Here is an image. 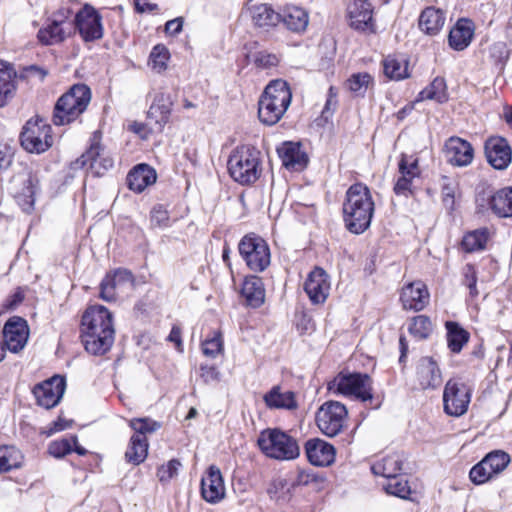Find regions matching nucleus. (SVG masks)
Returning <instances> with one entry per match:
<instances>
[{"label":"nucleus","mask_w":512,"mask_h":512,"mask_svg":"<svg viewBox=\"0 0 512 512\" xmlns=\"http://www.w3.org/2000/svg\"><path fill=\"white\" fill-rule=\"evenodd\" d=\"M114 337L111 312L101 305L88 307L81 320V338L85 350L92 355H104L112 347Z\"/></svg>","instance_id":"1"},{"label":"nucleus","mask_w":512,"mask_h":512,"mask_svg":"<svg viewBox=\"0 0 512 512\" xmlns=\"http://www.w3.org/2000/svg\"><path fill=\"white\" fill-rule=\"evenodd\" d=\"M374 214V201L369 188L363 183H355L346 192L343 203V216L346 228L354 234L365 232Z\"/></svg>","instance_id":"2"},{"label":"nucleus","mask_w":512,"mask_h":512,"mask_svg":"<svg viewBox=\"0 0 512 512\" xmlns=\"http://www.w3.org/2000/svg\"><path fill=\"white\" fill-rule=\"evenodd\" d=\"M292 93L286 81H271L258 103L259 120L266 125L276 124L291 103Z\"/></svg>","instance_id":"3"},{"label":"nucleus","mask_w":512,"mask_h":512,"mask_svg":"<svg viewBox=\"0 0 512 512\" xmlns=\"http://www.w3.org/2000/svg\"><path fill=\"white\" fill-rule=\"evenodd\" d=\"M227 167L234 181L241 185L252 184L262 172L261 152L253 146L241 145L230 154Z\"/></svg>","instance_id":"4"},{"label":"nucleus","mask_w":512,"mask_h":512,"mask_svg":"<svg viewBox=\"0 0 512 512\" xmlns=\"http://www.w3.org/2000/svg\"><path fill=\"white\" fill-rule=\"evenodd\" d=\"M91 101L90 88L85 84H75L56 102L52 121L56 126L70 124L77 120Z\"/></svg>","instance_id":"5"},{"label":"nucleus","mask_w":512,"mask_h":512,"mask_svg":"<svg viewBox=\"0 0 512 512\" xmlns=\"http://www.w3.org/2000/svg\"><path fill=\"white\" fill-rule=\"evenodd\" d=\"M261 451L277 460H293L300 455L297 441L279 429L263 430L257 440Z\"/></svg>","instance_id":"6"},{"label":"nucleus","mask_w":512,"mask_h":512,"mask_svg":"<svg viewBox=\"0 0 512 512\" xmlns=\"http://www.w3.org/2000/svg\"><path fill=\"white\" fill-rule=\"evenodd\" d=\"M373 381L366 373H339L328 384V390L347 397L360 400L361 402H373L372 393Z\"/></svg>","instance_id":"7"},{"label":"nucleus","mask_w":512,"mask_h":512,"mask_svg":"<svg viewBox=\"0 0 512 512\" xmlns=\"http://www.w3.org/2000/svg\"><path fill=\"white\" fill-rule=\"evenodd\" d=\"M240 256L253 272H263L271 262L267 242L256 234L245 235L238 244Z\"/></svg>","instance_id":"8"},{"label":"nucleus","mask_w":512,"mask_h":512,"mask_svg":"<svg viewBox=\"0 0 512 512\" xmlns=\"http://www.w3.org/2000/svg\"><path fill=\"white\" fill-rule=\"evenodd\" d=\"M20 142L26 151L41 154L53 145L52 128L42 119H29L20 134Z\"/></svg>","instance_id":"9"},{"label":"nucleus","mask_w":512,"mask_h":512,"mask_svg":"<svg viewBox=\"0 0 512 512\" xmlns=\"http://www.w3.org/2000/svg\"><path fill=\"white\" fill-rule=\"evenodd\" d=\"M348 411L338 401L324 402L316 412V424L319 430L328 437L337 436L343 429Z\"/></svg>","instance_id":"10"},{"label":"nucleus","mask_w":512,"mask_h":512,"mask_svg":"<svg viewBox=\"0 0 512 512\" xmlns=\"http://www.w3.org/2000/svg\"><path fill=\"white\" fill-rule=\"evenodd\" d=\"M113 165L114 159L110 152L98 141H94L85 153L71 163V169L79 170L88 166L93 175L102 176Z\"/></svg>","instance_id":"11"},{"label":"nucleus","mask_w":512,"mask_h":512,"mask_svg":"<svg viewBox=\"0 0 512 512\" xmlns=\"http://www.w3.org/2000/svg\"><path fill=\"white\" fill-rule=\"evenodd\" d=\"M471 400V390L464 383L449 380L443 392L444 411L459 417L466 413Z\"/></svg>","instance_id":"12"},{"label":"nucleus","mask_w":512,"mask_h":512,"mask_svg":"<svg viewBox=\"0 0 512 512\" xmlns=\"http://www.w3.org/2000/svg\"><path fill=\"white\" fill-rule=\"evenodd\" d=\"M100 14L91 6L85 5L75 15V26L85 42L102 38L103 27Z\"/></svg>","instance_id":"13"},{"label":"nucleus","mask_w":512,"mask_h":512,"mask_svg":"<svg viewBox=\"0 0 512 512\" xmlns=\"http://www.w3.org/2000/svg\"><path fill=\"white\" fill-rule=\"evenodd\" d=\"M65 379L61 376H53L33 388V394L38 405L50 409L61 400L65 391Z\"/></svg>","instance_id":"14"},{"label":"nucleus","mask_w":512,"mask_h":512,"mask_svg":"<svg viewBox=\"0 0 512 512\" xmlns=\"http://www.w3.org/2000/svg\"><path fill=\"white\" fill-rule=\"evenodd\" d=\"M134 276L127 269H117L112 275H106L100 284V297L105 301L116 299L118 291L132 289Z\"/></svg>","instance_id":"15"},{"label":"nucleus","mask_w":512,"mask_h":512,"mask_svg":"<svg viewBox=\"0 0 512 512\" xmlns=\"http://www.w3.org/2000/svg\"><path fill=\"white\" fill-rule=\"evenodd\" d=\"M304 291L312 304H323L330 291V280L326 271L320 267H315L308 274L304 283Z\"/></svg>","instance_id":"16"},{"label":"nucleus","mask_w":512,"mask_h":512,"mask_svg":"<svg viewBox=\"0 0 512 512\" xmlns=\"http://www.w3.org/2000/svg\"><path fill=\"white\" fill-rule=\"evenodd\" d=\"M28 326L21 318H12L4 326L2 343L9 351L17 353L28 340Z\"/></svg>","instance_id":"17"},{"label":"nucleus","mask_w":512,"mask_h":512,"mask_svg":"<svg viewBox=\"0 0 512 512\" xmlns=\"http://www.w3.org/2000/svg\"><path fill=\"white\" fill-rule=\"evenodd\" d=\"M445 155L451 165L464 167L473 161L474 149L468 141L452 136L445 142Z\"/></svg>","instance_id":"18"},{"label":"nucleus","mask_w":512,"mask_h":512,"mask_svg":"<svg viewBox=\"0 0 512 512\" xmlns=\"http://www.w3.org/2000/svg\"><path fill=\"white\" fill-rule=\"evenodd\" d=\"M304 451L308 461L314 466H329L335 460L334 446L320 438L308 439L304 444Z\"/></svg>","instance_id":"19"},{"label":"nucleus","mask_w":512,"mask_h":512,"mask_svg":"<svg viewBox=\"0 0 512 512\" xmlns=\"http://www.w3.org/2000/svg\"><path fill=\"white\" fill-rule=\"evenodd\" d=\"M485 155L487 161L495 169L507 168L512 159V151L506 139L502 137H490L485 142Z\"/></svg>","instance_id":"20"},{"label":"nucleus","mask_w":512,"mask_h":512,"mask_svg":"<svg viewBox=\"0 0 512 512\" xmlns=\"http://www.w3.org/2000/svg\"><path fill=\"white\" fill-rule=\"evenodd\" d=\"M429 292L422 281L408 283L402 288L400 300L406 310L421 311L429 303Z\"/></svg>","instance_id":"21"},{"label":"nucleus","mask_w":512,"mask_h":512,"mask_svg":"<svg viewBox=\"0 0 512 512\" xmlns=\"http://www.w3.org/2000/svg\"><path fill=\"white\" fill-rule=\"evenodd\" d=\"M277 153L283 166L288 170L300 172L308 165V155L300 143L284 142L277 148Z\"/></svg>","instance_id":"22"},{"label":"nucleus","mask_w":512,"mask_h":512,"mask_svg":"<svg viewBox=\"0 0 512 512\" xmlns=\"http://www.w3.org/2000/svg\"><path fill=\"white\" fill-rule=\"evenodd\" d=\"M201 495L209 503H217L225 495V486L219 468L210 466L201 480Z\"/></svg>","instance_id":"23"},{"label":"nucleus","mask_w":512,"mask_h":512,"mask_svg":"<svg viewBox=\"0 0 512 512\" xmlns=\"http://www.w3.org/2000/svg\"><path fill=\"white\" fill-rule=\"evenodd\" d=\"M416 378L421 389H436L442 384L441 371L437 363L430 357L419 360Z\"/></svg>","instance_id":"24"},{"label":"nucleus","mask_w":512,"mask_h":512,"mask_svg":"<svg viewBox=\"0 0 512 512\" xmlns=\"http://www.w3.org/2000/svg\"><path fill=\"white\" fill-rule=\"evenodd\" d=\"M476 201L481 207H484V202L487 201L491 210L499 217H512V187L501 189L487 197L485 194L479 195Z\"/></svg>","instance_id":"25"},{"label":"nucleus","mask_w":512,"mask_h":512,"mask_svg":"<svg viewBox=\"0 0 512 512\" xmlns=\"http://www.w3.org/2000/svg\"><path fill=\"white\" fill-rule=\"evenodd\" d=\"M347 12L352 28L365 31L372 27L373 6L368 0H354L348 5Z\"/></svg>","instance_id":"26"},{"label":"nucleus","mask_w":512,"mask_h":512,"mask_svg":"<svg viewBox=\"0 0 512 512\" xmlns=\"http://www.w3.org/2000/svg\"><path fill=\"white\" fill-rule=\"evenodd\" d=\"M474 36V24L471 20L461 18L449 33V45L457 51H462L469 46Z\"/></svg>","instance_id":"27"},{"label":"nucleus","mask_w":512,"mask_h":512,"mask_svg":"<svg viewBox=\"0 0 512 512\" xmlns=\"http://www.w3.org/2000/svg\"><path fill=\"white\" fill-rule=\"evenodd\" d=\"M126 180L130 190L141 193L155 183L156 172L147 164H138L128 173Z\"/></svg>","instance_id":"28"},{"label":"nucleus","mask_w":512,"mask_h":512,"mask_svg":"<svg viewBox=\"0 0 512 512\" xmlns=\"http://www.w3.org/2000/svg\"><path fill=\"white\" fill-rule=\"evenodd\" d=\"M445 13L433 6L425 8L419 16V29L430 36L437 35L445 24Z\"/></svg>","instance_id":"29"},{"label":"nucleus","mask_w":512,"mask_h":512,"mask_svg":"<svg viewBox=\"0 0 512 512\" xmlns=\"http://www.w3.org/2000/svg\"><path fill=\"white\" fill-rule=\"evenodd\" d=\"M241 294L247 306L252 308L260 307L265 300V288L262 279L254 275L246 277L242 285Z\"/></svg>","instance_id":"30"},{"label":"nucleus","mask_w":512,"mask_h":512,"mask_svg":"<svg viewBox=\"0 0 512 512\" xmlns=\"http://www.w3.org/2000/svg\"><path fill=\"white\" fill-rule=\"evenodd\" d=\"M263 400L270 409H287L293 410L297 408V402L294 392L290 390L283 391L280 386H273L268 391Z\"/></svg>","instance_id":"31"},{"label":"nucleus","mask_w":512,"mask_h":512,"mask_svg":"<svg viewBox=\"0 0 512 512\" xmlns=\"http://www.w3.org/2000/svg\"><path fill=\"white\" fill-rule=\"evenodd\" d=\"M172 102L169 95L159 93L155 96L153 103L148 110V118L153 120L161 130L168 122L171 113Z\"/></svg>","instance_id":"32"},{"label":"nucleus","mask_w":512,"mask_h":512,"mask_svg":"<svg viewBox=\"0 0 512 512\" xmlns=\"http://www.w3.org/2000/svg\"><path fill=\"white\" fill-rule=\"evenodd\" d=\"M293 32H302L306 29L309 21L308 13L297 6H287L280 13V22Z\"/></svg>","instance_id":"33"},{"label":"nucleus","mask_w":512,"mask_h":512,"mask_svg":"<svg viewBox=\"0 0 512 512\" xmlns=\"http://www.w3.org/2000/svg\"><path fill=\"white\" fill-rule=\"evenodd\" d=\"M69 34V29L47 19L46 24L39 29L37 38L41 44L52 46L62 43Z\"/></svg>","instance_id":"34"},{"label":"nucleus","mask_w":512,"mask_h":512,"mask_svg":"<svg viewBox=\"0 0 512 512\" xmlns=\"http://www.w3.org/2000/svg\"><path fill=\"white\" fill-rule=\"evenodd\" d=\"M15 91V72L6 62L0 61V107L14 97Z\"/></svg>","instance_id":"35"},{"label":"nucleus","mask_w":512,"mask_h":512,"mask_svg":"<svg viewBox=\"0 0 512 512\" xmlns=\"http://www.w3.org/2000/svg\"><path fill=\"white\" fill-rule=\"evenodd\" d=\"M250 15L254 25L260 28H270L280 23V13L267 4L252 6Z\"/></svg>","instance_id":"36"},{"label":"nucleus","mask_w":512,"mask_h":512,"mask_svg":"<svg viewBox=\"0 0 512 512\" xmlns=\"http://www.w3.org/2000/svg\"><path fill=\"white\" fill-rule=\"evenodd\" d=\"M148 440L143 435H132L125 452V459L128 463L139 465L148 455Z\"/></svg>","instance_id":"37"},{"label":"nucleus","mask_w":512,"mask_h":512,"mask_svg":"<svg viewBox=\"0 0 512 512\" xmlns=\"http://www.w3.org/2000/svg\"><path fill=\"white\" fill-rule=\"evenodd\" d=\"M401 470L402 460L398 454L388 455L371 466V471L374 475L382 476L386 479L399 475Z\"/></svg>","instance_id":"38"},{"label":"nucleus","mask_w":512,"mask_h":512,"mask_svg":"<svg viewBox=\"0 0 512 512\" xmlns=\"http://www.w3.org/2000/svg\"><path fill=\"white\" fill-rule=\"evenodd\" d=\"M447 330V343L453 353H459L463 346L469 341V333L463 329L457 322L447 321L445 323Z\"/></svg>","instance_id":"39"},{"label":"nucleus","mask_w":512,"mask_h":512,"mask_svg":"<svg viewBox=\"0 0 512 512\" xmlns=\"http://www.w3.org/2000/svg\"><path fill=\"white\" fill-rule=\"evenodd\" d=\"M383 70L386 77L391 80H402L409 76L406 60L388 55L383 60Z\"/></svg>","instance_id":"40"},{"label":"nucleus","mask_w":512,"mask_h":512,"mask_svg":"<svg viewBox=\"0 0 512 512\" xmlns=\"http://www.w3.org/2000/svg\"><path fill=\"white\" fill-rule=\"evenodd\" d=\"M23 455L13 446H0V473L18 469L22 466Z\"/></svg>","instance_id":"41"},{"label":"nucleus","mask_w":512,"mask_h":512,"mask_svg":"<svg viewBox=\"0 0 512 512\" xmlns=\"http://www.w3.org/2000/svg\"><path fill=\"white\" fill-rule=\"evenodd\" d=\"M489 231L487 228H480L468 232L462 239V248L468 253L483 250L487 243Z\"/></svg>","instance_id":"42"},{"label":"nucleus","mask_w":512,"mask_h":512,"mask_svg":"<svg viewBox=\"0 0 512 512\" xmlns=\"http://www.w3.org/2000/svg\"><path fill=\"white\" fill-rule=\"evenodd\" d=\"M435 100L438 103L447 101L446 83L444 78L436 77L429 86L419 93L418 100Z\"/></svg>","instance_id":"43"},{"label":"nucleus","mask_w":512,"mask_h":512,"mask_svg":"<svg viewBox=\"0 0 512 512\" xmlns=\"http://www.w3.org/2000/svg\"><path fill=\"white\" fill-rule=\"evenodd\" d=\"M383 487L388 494L402 499H407L411 493L408 481L401 474L387 479Z\"/></svg>","instance_id":"44"},{"label":"nucleus","mask_w":512,"mask_h":512,"mask_svg":"<svg viewBox=\"0 0 512 512\" xmlns=\"http://www.w3.org/2000/svg\"><path fill=\"white\" fill-rule=\"evenodd\" d=\"M494 475L501 473L510 463V455L502 450H495L483 458Z\"/></svg>","instance_id":"45"},{"label":"nucleus","mask_w":512,"mask_h":512,"mask_svg":"<svg viewBox=\"0 0 512 512\" xmlns=\"http://www.w3.org/2000/svg\"><path fill=\"white\" fill-rule=\"evenodd\" d=\"M408 330L415 338L423 340L431 334L432 323L429 317L425 315H418L412 319Z\"/></svg>","instance_id":"46"},{"label":"nucleus","mask_w":512,"mask_h":512,"mask_svg":"<svg viewBox=\"0 0 512 512\" xmlns=\"http://www.w3.org/2000/svg\"><path fill=\"white\" fill-rule=\"evenodd\" d=\"M488 57L493 65L502 70L509 58V50L506 43L498 41L489 46Z\"/></svg>","instance_id":"47"},{"label":"nucleus","mask_w":512,"mask_h":512,"mask_svg":"<svg viewBox=\"0 0 512 512\" xmlns=\"http://www.w3.org/2000/svg\"><path fill=\"white\" fill-rule=\"evenodd\" d=\"M77 443V436L52 441L48 446V452L55 458H62L73 451V445Z\"/></svg>","instance_id":"48"},{"label":"nucleus","mask_w":512,"mask_h":512,"mask_svg":"<svg viewBox=\"0 0 512 512\" xmlns=\"http://www.w3.org/2000/svg\"><path fill=\"white\" fill-rule=\"evenodd\" d=\"M34 194L35 186L33 184V180L29 178L25 182L22 192L15 197L22 211L30 213L33 210L35 202Z\"/></svg>","instance_id":"49"},{"label":"nucleus","mask_w":512,"mask_h":512,"mask_svg":"<svg viewBox=\"0 0 512 512\" xmlns=\"http://www.w3.org/2000/svg\"><path fill=\"white\" fill-rule=\"evenodd\" d=\"M129 426L135 431L133 435H143L146 437V434L157 431L161 427V424L145 417L131 419Z\"/></svg>","instance_id":"50"},{"label":"nucleus","mask_w":512,"mask_h":512,"mask_svg":"<svg viewBox=\"0 0 512 512\" xmlns=\"http://www.w3.org/2000/svg\"><path fill=\"white\" fill-rule=\"evenodd\" d=\"M371 83L372 77L366 72L353 74L347 81L348 88L357 95H364Z\"/></svg>","instance_id":"51"},{"label":"nucleus","mask_w":512,"mask_h":512,"mask_svg":"<svg viewBox=\"0 0 512 512\" xmlns=\"http://www.w3.org/2000/svg\"><path fill=\"white\" fill-rule=\"evenodd\" d=\"M458 189L456 181L444 176L442 178L441 191L442 201L446 208L452 210L455 204V194Z\"/></svg>","instance_id":"52"},{"label":"nucleus","mask_w":512,"mask_h":512,"mask_svg":"<svg viewBox=\"0 0 512 512\" xmlns=\"http://www.w3.org/2000/svg\"><path fill=\"white\" fill-rule=\"evenodd\" d=\"M223 351V341L220 332H214L211 338L202 343V352L205 356L215 358Z\"/></svg>","instance_id":"53"},{"label":"nucleus","mask_w":512,"mask_h":512,"mask_svg":"<svg viewBox=\"0 0 512 512\" xmlns=\"http://www.w3.org/2000/svg\"><path fill=\"white\" fill-rule=\"evenodd\" d=\"M489 470V467L482 459L471 468L469 473L470 480L476 485L484 484L494 476V474Z\"/></svg>","instance_id":"54"},{"label":"nucleus","mask_w":512,"mask_h":512,"mask_svg":"<svg viewBox=\"0 0 512 512\" xmlns=\"http://www.w3.org/2000/svg\"><path fill=\"white\" fill-rule=\"evenodd\" d=\"M168 58V50L164 46L157 45L150 54V64L154 70L161 72L166 69Z\"/></svg>","instance_id":"55"},{"label":"nucleus","mask_w":512,"mask_h":512,"mask_svg":"<svg viewBox=\"0 0 512 512\" xmlns=\"http://www.w3.org/2000/svg\"><path fill=\"white\" fill-rule=\"evenodd\" d=\"M180 467L181 463L177 459H172L166 465L160 466L157 470V477L159 478V481L162 483L171 481L178 475Z\"/></svg>","instance_id":"56"},{"label":"nucleus","mask_w":512,"mask_h":512,"mask_svg":"<svg viewBox=\"0 0 512 512\" xmlns=\"http://www.w3.org/2000/svg\"><path fill=\"white\" fill-rule=\"evenodd\" d=\"M254 64L263 69L275 67L279 63L278 55L270 53L266 50H261L253 55Z\"/></svg>","instance_id":"57"},{"label":"nucleus","mask_w":512,"mask_h":512,"mask_svg":"<svg viewBox=\"0 0 512 512\" xmlns=\"http://www.w3.org/2000/svg\"><path fill=\"white\" fill-rule=\"evenodd\" d=\"M463 284L469 289L470 295L476 297L477 290V272L472 264H466L463 268Z\"/></svg>","instance_id":"58"},{"label":"nucleus","mask_w":512,"mask_h":512,"mask_svg":"<svg viewBox=\"0 0 512 512\" xmlns=\"http://www.w3.org/2000/svg\"><path fill=\"white\" fill-rule=\"evenodd\" d=\"M73 13L74 12L70 6L64 5L57 9L55 12H53L48 19L70 30L71 23L69 22V20L72 17Z\"/></svg>","instance_id":"59"},{"label":"nucleus","mask_w":512,"mask_h":512,"mask_svg":"<svg viewBox=\"0 0 512 512\" xmlns=\"http://www.w3.org/2000/svg\"><path fill=\"white\" fill-rule=\"evenodd\" d=\"M399 173L402 176L414 179L419 173L417 159L409 161L408 157L403 154L399 161Z\"/></svg>","instance_id":"60"},{"label":"nucleus","mask_w":512,"mask_h":512,"mask_svg":"<svg viewBox=\"0 0 512 512\" xmlns=\"http://www.w3.org/2000/svg\"><path fill=\"white\" fill-rule=\"evenodd\" d=\"M151 224L155 227L160 228H165L169 226V214L162 205H157L152 209Z\"/></svg>","instance_id":"61"},{"label":"nucleus","mask_w":512,"mask_h":512,"mask_svg":"<svg viewBox=\"0 0 512 512\" xmlns=\"http://www.w3.org/2000/svg\"><path fill=\"white\" fill-rule=\"evenodd\" d=\"M200 377L204 383H217L220 380V372L215 366L201 364Z\"/></svg>","instance_id":"62"},{"label":"nucleus","mask_w":512,"mask_h":512,"mask_svg":"<svg viewBox=\"0 0 512 512\" xmlns=\"http://www.w3.org/2000/svg\"><path fill=\"white\" fill-rule=\"evenodd\" d=\"M337 91L334 87H330L328 90V97L322 111V116L327 119L329 116L333 114L337 106Z\"/></svg>","instance_id":"63"},{"label":"nucleus","mask_w":512,"mask_h":512,"mask_svg":"<svg viewBox=\"0 0 512 512\" xmlns=\"http://www.w3.org/2000/svg\"><path fill=\"white\" fill-rule=\"evenodd\" d=\"M412 180V178L400 175L394 186V192L397 195L408 196L411 191Z\"/></svg>","instance_id":"64"}]
</instances>
